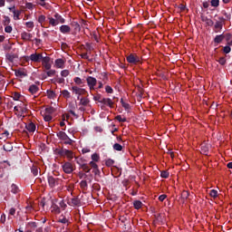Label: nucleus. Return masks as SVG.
<instances>
[{
  "instance_id": "nucleus-19",
  "label": "nucleus",
  "mask_w": 232,
  "mask_h": 232,
  "mask_svg": "<svg viewBox=\"0 0 232 232\" xmlns=\"http://www.w3.org/2000/svg\"><path fill=\"white\" fill-rule=\"evenodd\" d=\"M11 193H14V195H17V193H21V188H19V186L13 183L11 185Z\"/></svg>"
},
{
  "instance_id": "nucleus-40",
  "label": "nucleus",
  "mask_w": 232,
  "mask_h": 232,
  "mask_svg": "<svg viewBox=\"0 0 232 232\" xmlns=\"http://www.w3.org/2000/svg\"><path fill=\"white\" fill-rule=\"evenodd\" d=\"M48 99H55V92L52 90H47Z\"/></svg>"
},
{
  "instance_id": "nucleus-15",
  "label": "nucleus",
  "mask_w": 232,
  "mask_h": 232,
  "mask_svg": "<svg viewBox=\"0 0 232 232\" xmlns=\"http://www.w3.org/2000/svg\"><path fill=\"white\" fill-rule=\"evenodd\" d=\"M25 129L30 132L34 133L35 132V130H37V127L35 126V123L34 122H29L28 124H25Z\"/></svg>"
},
{
  "instance_id": "nucleus-6",
  "label": "nucleus",
  "mask_w": 232,
  "mask_h": 232,
  "mask_svg": "<svg viewBox=\"0 0 232 232\" xmlns=\"http://www.w3.org/2000/svg\"><path fill=\"white\" fill-rule=\"evenodd\" d=\"M49 188L53 189L55 186H59V179L58 178H53V176H48L47 177Z\"/></svg>"
},
{
  "instance_id": "nucleus-33",
  "label": "nucleus",
  "mask_w": 232,
  "mask_h": 232,
  "mask_svg": "<svg viewBox=\"0 0 232 232\" xmlns=\"http://www.w3.org/2000/svg\"><path fill=\"white\" fill-rule=\"evenodd\" d=\"M91 159L93 162H99L101 160V156L95 152L91 156Z\"/></svg>"
},
{
  "instance_id": "nucleus-20",
  "label": "nucleus",
  "mask_w": 232,
  "mask_h": 232,
  "mask_svg": "<svg viewBox=\"0 0 232 232\" xmlns=\"http://www.w3.org/2000/svg\"><path fill=\"white\" fill-rule=\"evenodd\" d=\"M64 61L61 58L59 59H56L55 62H54V64L56 66V68H60V69H63L64 68Z\"/></svg>"
},
{
  "instance_id": "nucleus-3",
  "label": "nucleus",
  "mask_w": 232,
  "mask_h": 232,
  "mask_svg": "<svg viewBox=\"0 0 232 232\" xmlns=\"http://www.w3.org/2000/svg\"><path fill=\"white\" fill-rule=\"evenodd\" d=\"M41 63H42L44 71L52 70V58H50V56H43Z\"/></svg>"
},
{
  "instance_id": "nucleus-18",
  "label": "nucleus",
  "mask_w": 232,
  "mask_h": 232,
  "mask_svg": "<svg viewBox=\"0 0 232 232\" xmlns=\"http://www.w3.org/2000/svg\"><path fill=\"white\" fill-rule=\"evenodd\" d=\"M28 92L32 93V95H35V93L39 92V87L35 84H32L31 86H29Z\"/></svg>"
},
{
  "instance_id": "nucleus-59",
  "label": "nucleus",
  "mask_w": 232,
  "mask_h": 232,
  "mask_svg": "<svg viewBox=\"0 0 232 232\" xmlns=\"http://www.w3.org/2000/svg\"><path fill=\"white\" fill-rule=\"evenodd\" d=\"M13 99L14 101H19V99H21V94H19V92H14Z\"/></svg>"
},
{
  "instance_id": "nucleus-45",
  "label": "nucleus",
  "mask_w": 232,
  "mask_h": 232,
  "mask_svg": "<svg viewBox=\"0 0 232 232\" xmlns=\"http://www.w3.org/2000/svg\"><path fill=\"white\" fill-rule=\"evenodd\" d=\"M113 164H115V160L109 159L105 161V166H107L108 168H111V166H113Z\"/></svg>"
},
{
  "instance_id": "nucleus-56",
  "label": "nucleus",
  "mask_w": 232,
  "mask_h": 232,
  "mask_svg": "<svg viewBox=\"0 0 232 232\" xmlns=\"http://www.w3.org/2000/svg\"><path fill=\"white\" fill-rule=\"evenodd\" d=\"M12 30H13L12 25H5V34H12Z\"/></svg>"
},
{
  "instance_id": "nucleus-26",
  "label": "nucleus",
  "mask_w": 232,
  "mask_h": 232,
  "mask_svg": "<svg viewBox=\"0 0 232 232\" xmlns=\"http://www.w3.org/2000/svg\"><path fill=\"white\" fill-rule=\"evenodd\" d=\"M47 19L51 26H57L59 24L55 17L48 16Z\"/></svg>"
},
{
  "instance_id": "nucleus-23",
  "label": "nucleus",
  "mask_w": 232,
  "mask_h": 232,
  "mask_svg": "<svg viewBox=\"0 0 232 232\" xmlns=\"http://www.w3.org/2000/svg\"><path fill=\"white\" fill-rule=\"evenodd\" d=\"M21 37L23 41H30L32 39V34H29L27 32H23L21 34Z\"/></svg>"
},
{
  "instance_id": "nucleus-51",
  "label": "nucleus",
  "mask_w": 232,
  "mask_h": 232,
  "mask_svg": "<svg viewBox=\"0 0 232 232\" xmlns=\"http://www.w3.org/2000/svg\"><path fill=\"white\" fill-rule=\"evenodd\" d=\"M10 136V132H8V130H5L2 134L0 139H8V137Z\"/></svg>"
},
{
  "instance_id": "nucleus-4",
  "label": "nucleus",
  "mask_w": 232,
  "mask_h": 232,
  "mask_svg": "<svg viewBox=\"0 0 232 232\" xmlns=\"http://www.w3.org/2000/svg\"><path fill=\"white\" fill-rule=\"evenodd\" d=\"M58 155L60 157H67L68 160H72L73 159V151L66 149H61L58 150Z\"/></svg>"
},
{
  "instance_id": "nucleus-39",
  "label": "nucleus",
  "mask_w": 232,
  "mask_h": 232,
  "mask_svg": "<svg viewBox=\"0 0 232 232\" xmlns=\"http://www.w3.org/2000/svg\"><path fill=\"white\" fill-rule=\"evenodd\" d=\"M25 26H26V28L29 29V32H32V30H34V27L35 26V24H34V22H26Z\"/></svg>"
},
{
  "instance_id": "nucleus-30",
  "label": "nucleus",
  "mask_w": 232,
  "mask_h": 232,
  "mask_svg": "<svg viewBox=\"0 0 232 232\" xmlns=\"http://www.w3.org/2000/svg\"><path fill=\"white\" fill-rule=\"evenodd\" d=\"M3 149L5 151H12L14 150V146H12V143L8 142L3 146Z\"/></svg>"
},
{
  "instance_id": "nucleus-25",
  "label": "nucleus",
  "mask_w": 232,
  "mask_h": 232,
  "mask_svg": "<svg viewBox=\"0 0 232 232\" xmlns=\"http://www.w3.org/2000/svg\"><path fill=\"white\" fill-rule=\"evenodd\" d=\"M222 15H224L225 23L226 21H231V13H227L226 10L221 11Z\"/></svg>"
},
{
  "instance_id": "nucleus-2",
  "label": "nucleus",
  "mask_w": 232,
  "mask_h": 232,
  "mask_svg": "<svg viewBox=\"0 0 232 232\" xmlns=\"http://www.w3.org/2000/svg\"><path fill=\"white\" fill-rule=\"evenodd\" d=\"M218 21H217L214 24L216 34L220 32L222 28H224V24H226V19H224V16H218Z\"/></svg>"
},
{
  "instance_id": "nucleus-36",
  "label": "nucleus",
  "mask_w": 232,
  "mask_h": 232,
  "mask_svg": "<svg viewBox=\"0 0 232 232\" xmlns=\"http://www.w3.org/2000/svg\"><path fill=\"white\" fill-rule=\"evenodd\" d=\"M44 72H46V75L47 77H53V75H55V73H57V72L55 70H44Z\"/></svg>"
},
{
  "instance_id": "nucleus-60",
  "label": "nucleus",
  "mask_w": 232,
  "mask_h": 232,
  "mask_svg": "<svg viewBox=\"0 0 232 232\" xmlns=\"http://www.w3.org/2000/svg\"><path fill=\"white\" fill-rule=\"evenodd\" d=\"M201 151H202L203 153H208V151H209V148H208V146H206V144H203V145L201 146Z\"/></svg>"
},
{
  "instance_id": "nucleus-53",
  "label": "nucleus",
  "mask_w": 232,
  "mask_h": 232,
  "mask_svg": "<svg viewBox=\"0 0 232 232\" xmlns=\"http://www.w3.org/2000/svg\"><path fill=\"white\" fill-rule=\"evenodd\" d=\"M116 121H118V122H126V118H122V116H121V115H118V116H116Z\"/></svg>"
},
{
  "instance_id": "nucleus-27",
  "label": "nucleus",
  "mask_w": 232,
  "mask_h": 232,
  "mask_svg": "<svg viewBox=\"0 0 232 232\" xmlns=\"http://www.w3.org/2000/svg\"><path fill=\"white\" fill-rule=\"evenodd\" d=\"M73 82H75V84H77V86H80V87L84 86V82L80 77H74Z\"/></svg>"
},
{
  "instance_id": "nucleus-58",
  "label": "nucleus",
  "mask_w": 232,
  "mask_h": 232,
  "mask_svg": "<svg viewBox=\"0 0 232 232\" xmlns=\"http://www.w3.org/2000/svg\"><path fill=\"white\" fill-rule=\"evenodd\" d=\"M27 225L29 226V227H31L32 229H35V227H37V223L36 222H29L27 223Z\"/></svg>"
},
{
  "instance_id": "nucleus-46",
  "label": "nucleus",
  "mask_w": 232,
  "mask_h": 232,
  "mask_svg": "<svg viewBox=\"0 0 232 232\" xmlns=\"http://www.w3.org/2000/svg\"><path fill=\"white\" fill-rule=\"evenodd\" d=\"M209 195L212 198H217V197H218V191L211 189Z\"/></svg>"
},
{
  "instance_id": "nucleus-55",
  "label": "nucleus",
  "mask_w": 232,
  "mask_h": 232,
  "mask_svg": "<svg viewBox=\"0 0 232 232\" xmlns=\"http://www.w3.org/2000/svg\"><path fill=\"white\" fill-rule=\"evenodd\" d=\"M105 92H106V93H113V88H111V86H110V85H106Z\"/></svg>"
},
{
  "instance_id": "nucleus-52",
  "label": "nucleus",
  "mask_w": 232,
  "mask_h": 232,
  "mask_svg": "<svg viewBox=\"0 0 232 232\" xmlns=\"http://www.w3.org/2000/svg\"><path fill=\"white\" fill-rule=\"evenodd\" d=\"M63 144H66V145H69V146H72V144H73V140L70 139V137H68L67 140H63Z\"/></svg>"
},
{
  "instance_id": "nucleus-1",
  "label": "nucleus",
  "mask_w": 232,
  "mask_h": 232,
  "mask_svg": "<svg viewBox=\"0 0 232 232\" xmlns=\"http://www.w3.org/2000/svg\"><path fill=\"white\" fill-rule=\"evenodd\" d=\"M126 59L129 64H134V65L142 64V60L140 58L139 55H137V53H130L126 57Z\"/></svg>"
},
{
  "instance_id": "nucleus-38",
  "label": "nucleus",
  "mask_w": 232,
  "mask_h": 232,
  "mask_svg": "<svg viewBox=\"0 0 232 232\" xmlns=\"http://www.w3.org/2000/svg\"><path fill=\"white\" fill-rule=\"evenodd\" d=\"M71 24H72V28H74V30H76V32H81V24H79V23L72 22Z\"/></svg>"
},
{
  "instance_id": "nucleus-63",
  "label": "nucleus",
  "mask_w": 232,
  "mask_h": 232,
  "mask_svg": "<svg viewBox=\"0 0 232 232\" xmlns=\"http://www.w3.org/2000/svg\"><path fill=\"white\" fill-rule=\"evenodd\" d=\"M92 173H94V175L96 176L101 175V170L99 169V167L92 169Z\"/></svg>"
},
{
  "instance_id": "nucleus-12",
  "label": "nucleus",
  "mask_w": 232,
  "mask_h": 232,
  "mask_svg": "<svg viewBox=\"0 0 232 232\" xmlns=\"http://www.w3.org/2000/svg\"><path fill=\"white\" fill-rule=\"evenodd\" d=\"M68 204L73 208L81 206V199L79 198H72Z\"/></svg>"
},
{
  "instance_id": "nucleus-28",
  "label": "nucleus",
  "mask_w": 232,
  "mask_h": 232,
  "mask_svg": "<svg viewBox=\"0 0 232 232\" xmlns=\"http://www.w3.org/2000/svg\"><path fill=\"white\" fill-rule=\"evenodd\" d=\"M81 169H82L83 171H85V173H90V171H92V169L90 168V166H88V164L83 163L80 165Z\"/></svg>"
},
{
  "instance_id": "nucleus-41",
  "label": "nucleus",
  "mask_w": 232,
  "mask_h": 232,
  "mask_svg": "<svg viewBox=\"0 0 232 232\" xmlns=\"http://www.w3.org/2000/svg\"><path fill=\"white\" fill-rule=\"evenodd\" d=\"M46 21V16L44 14H41L38 17V23H40L41 26H43V24L45 23Z\"/></svg>"
},
{
  "instance_id": "nucleus-10",
  "label": "nucleus",
  "mask_w": 232,
  "mask_h": 232,
  "mask_svg": "<svg viewBox=\"0 0 232 232\" xmlns=\"http://www.w3.org/2000/svg\"><path fill=\"white\" fill-rule=\"evenodd\" d=\"M78 177H79V179H86V180L88 182H92V180H93V175H92V174L88 175V174H86V172L84 173L82 171H80L78 173Z\"/></svg>"
},
{
  "instance_id": "nucleus-11",
  "label": "nucleus",
  "mask_w": 232,
  "mask_h": 232,
  "mask_svg": "<svg viewBox=\"0 0 232 232\" xmlns=\"http://www.w3.org/2000/svg\"><path fill=\"white\" fill-rule=\"evenodd\" d=\"M100 103L103 104L104 106H109V108H113V101L110 98H102Z\"/></svg>"
},
{
  "instance_id": "nucleus-17",
  "label": "nucleus",
  "mask_w": 232,
  "mask_h": 232,
  "mask_svg": "<svg viewBox=\"0 0 232 232\" xmlns=\"http://www.w3.org/2000/svg\"><path fill=\"white\" fill-rule=\"evenodd\" d=\"M72 93H75V95H78V100H80V95H81V92H82V88L78 87V86H72Z\"/></svg>"
},
{
  "instance_id": "nucleus-57",
  "label": "nucleus",
  "mask_w": 232,
  "mask_h": 232,
  "mask_svg": "<svg viewBox=\"0 0 232 232\" xmlns=\"http://www.w3.org/2000/svg\"><path fill=\"white\" fill-rule=\"evenodd\" d=\"M223 52L224 53H229L231 52V46L227 44L223 48Z\"/></svg>"
},
{
  "instance_id": "nucleus-24",
  "label": "nucleus",
  "mask_w": 232,
  "mask_h": 232,
  "mask_svg": "<svg viewBox=\"0 0 232 232\" xmlns=\"http://www.w3.org/2000/svg\"><path fill=\"white\" fill-rule=\"evenodd\" d=\"M222 41H224V34H218V35H216V37L214 38V43H215V44H220V43H222Z\"/></svg>"
},
{
  "instance_id": "nucleus-50",
  "label": "nucleus",
  "mask_w": 232,
  "mask_h": 232,
  "mask_svg": "<svg viewBox=\"0 0 232 232\" xmlns=\"http://www.w3.org/2000/svg\"><path fill=\"white\" fill-rule=\"evenodd\" d=\"M113 150H115V151H122V145L119 143H115L113 145Z\"/></svg>"
},
{
  "instance_id": "nucleus-32",
  "label": "nucleus",
  "mask_w": 232,
  "mask_h": 232,
  "mask_svg": "<svg viewBox=\"0 0 232 232\" xmlns=\"http://www.w3.org/2000/svg\"><path fill=\"white\" fill-rule=\"evenodd\" d=\"M210 6L212 8H218L220 6V0H210Z\"/></svg>"
},
{
  "instance_id": "nucleus-8",
  "label": "nucleus",
  "mask_w": 232,
  "mask_h": 232,
  "mask_svg": "<svg viewBox=\"0 0 232 232\" xmlns=\"http://www.w3.org/2000/svg\"><path fill=\"white\" fill-rule=\"evenodd\" d=\"M63 169L64 173H66L67 175H70L71 173H73V169H74L73 164L67 161L63 165Z\"/></svg>"
},
{
  "instance_id": "nucleus-22",
  "label": "nucleus",
  "mask_w": 232,
  "mask_h": 232,
  "mask_svg": "<svg viewBox=\"0 0 232 232\" xmlns=\"http://www.w3.org/2000/svg\"><path fill=\"white\" fill-rule=\"evenodd\" d=\"M56 135L60 140H66L68 139V134L63 130L59 131Z\"/></svg>"
},
{
  "instance_id": "nucleus-5",
  "label": "nucleus",
  "mask_w": 232,
  "mask_h": 232,
  "mask_svg": "<svg viewBox=\"0 0 232 232\" xmlns=\"http://www.w3.org/2000/svg\"><path fill=\"white\" fill-rule=\"evenodd\" d=\"M86 82H87V86L91 91L95 90V86H97V79L95 77L88 76L86 78Z\"/></svg>"
},
{
  "instance_id": "nucleus-14",
  "label": "nucleus",
  "mask_w": 232,
  "mask_h": 232,
  "mask_svg": "<svg viewBox=\"0 0 232 232\" xmlns=\"http://www.w3.org/2000/svg\"><path fill=\"white\" fill-rule=\"evenodd\" d=\"M53 17L56 19V23H58V24H64V23H66V19H64L59 13H55Z\"/></svg>"
},
{
  "instance_id": "nucleus-16",
  "label": "nucleus",
  "mask_w": 232,
  "mask_h": 232,
  "mask_svg": "<svg viewBox=\"0 0 232 232\" xmlns=\"http://www.w3.org/2000/svg\"><path fill=\"white\" fill-rule=\"evenodd\" d=\"M60 32L61 34H70V32H72V28L70 27V25H61Z\"/></svg>"
},
{
  "instance_id": "nucleus-21",
  "label": "nucleus",
  "mask_w": 232,
  "mask_h": 232,
  "mask_svg": "<svg viewBox=\"0 0 232 232\" xmlns=\"http://www.w3.org/2000/svg\"><path fill=\"white\" fill-rule=\"evenodd\" d=\"M52 213H55L56 215H59L61 213V208L57 206V204L53 203L51 206Z\"/></svg>"
},
{
  "instance_id": "nucleus-48",
  "label": "nucleus",
  "mask_w": 232,
  "mask_h": 232,
  "mask_svg": "<svg viewBox=\"0 0 232 232\" xmlns=\"http://www.w3.org/2000/svg\"><path fill=\"white\" fill-rule=\"evenodd\" d=\"M161 179H168L169 177V172L168 170H162L160 172Z\"/></svg>"
},
{
  "instance_id": "nucleus-35",
  "label": "nucleus",
  "mask_w": 232,
  "mask_h": 232,
  "mask_svg": "<svg viewBox=\"0 0 232 232\" xmlns=\"http://www.w3.org/2000/svg\"><path fill=\"white\" fill-rule=\"evenodd\" d=\"M121 106L122 108H124V110H130L131 109V106L130 105V103H126L124 102V99H121Z\"/></svg>"
},
{
  "instance_id": "nucleus-49",
  "label": "nucleus",
  "mask_w": 232,
  "mask_h": 232,
  "mask_svg": "<svg viewBox=\"0 0 232 232\" xmlns=\"http://www.w3.org/2000/svg\"><path fill=\"white\" fill-rule=\"evenodd\" d=\"M223 37L227 41V43H228L232 39V34H231V33H227L225 34H223Z\"/></svg>"
},
{
  "instance_id": "nucleus-54",
  "label": "nucleus",
  "mask_w": 232,
  "mask_h": 232,
  "mask_svg": "<svg viewBox=\"0 0 232 232\" xmlns=\"http://www.w3.org/2000/svg\"><path fill=\"white\" fill-rule=\"evenodd\" d=\"M68 75H70V71H68V70H63V71L61 72V76H62V77H68Z\"/></svg>"
},
{
  "instance_id": "nucleus-13",
  "label": "nucleus",
  "mask_w": 232,
  "mask_h": 232,
  "mask_svg": "<svg viewBox=\"0 0 232 232\" xmlns=\"http://www.w3.org/2000/svg\"><path fill=\"white\" fill-rule=\"evenodd\" d=\"M15 77H27L28 73L26 72V70L24 69H18L14 71Z\"/></svg>"
},
{
  "instance_id": "nucleus-7",
  "label": "nucleus",
  "mask_w": 232,
  "mask_h": 232,
  "mask_svg": "<svg viewBox=\"0 0 232 232\" xmlns=\"http://www.w3.org/2000/svg\"><path fill=\"white\" fill-rule=\"evenodd\" d=\"M9 12H12L14 14V20L19 21L21 19V10H16L15 5H13L12 7H8Z\"/></svg>"
},
{
  "instance_id": "nucleus-31",
  "label": "nucleus",
  "mask_w": 232,
  "mask_h": 232,
  "mask_svg": "<svg viewBox=\"0 0 232 232\" xmlns=\"http://www.w3.org/2000/svg\"><path fill=\"white\" fill-rule=\"evenodd\" d=\"M58 222L60 224H70V220H68V218H66V217L64 216H60L59 219H58Z\"/></svg>"
},
{
  "instance_id": "nucleus-44",
  "label": "nucleus",
  "mask_w": 232,
  "mask_h": 232,
  "mask_svg": "<svg viewBox=\"0 0 232 232\" xmlns=\"http://www.w3.org/2000/svg\"><path fill=\"white\" fill-rule=\"evenodd\" d=\"M203 21L207 23L208 26H213V24H215V22H213L211 18L205 17Z\"/></svg>"
},
{
  "instance_id": "nucleus-34",
  "label": "nucleus",
  "mask_w": 232,
  "mask_h": 232,
  "mask_svg": "<svg viewBox=\"0 0 232 232\" xmlns=\"http://www.w3.org/2000/svg\"><path fill=\"white\" fill-rule=\"evenodd\" d=\"M80 188L82 189H88V179H83L80 182Z\"/></svg>"
},
{
  "instance_id": "nucleus-43",
  "label": "nucleus",
  "mask_w": 232,
  "mask_h": 232,
  "mask_svg": "<svg viewBox=\"0 0 232 232\" xmlns=\"http://www.w3.org/2000/svg\"><path fill=\"white\" fill-rule=\"evenodd\" d=\"M63 97H64V99H70L71 95L70 92H68V90H63L61 92Z\"/></svg>"
},
{
  "instance_id": "nucleus-42",
  "label": "nucleus",
  "mask_w": 232,
  "mask_h": 232,
  "mask_svg": "<svg viewBox=\"0 0 232 232\" xmlns=\"http://www.w3.org/2000/svg\"><path fill=\"white\" fill-rule=\"evenodd\" d=\"M181 198H183V200H188V198H189V192L183 190L181 193Z\"/></svg>"
},
{
  "instance_id": "nucleus-29",
  "label": "nucleus",
  "mask_w": 232,
  "mask_h": 232,
  "mask_svg": "<svg viewBox=\"0 0 232 232\" xmlns=\"http://www.w3.org/2000/svg\"><path fill=\"white\" fill-rule=\"evenodd\" d=\"M80 104H82V106H87L90 104V99L86 98V97H82L80 99Z\"/></svg>"
},
{
  "instance_id": "nucleus-64",
  "label": "nucleus",
  "mask_w": 232,
  "mask_h": 232,
  "mask_svg": "<svg viewBox=\"0 0 232 232\" xmlns=\"http://www.w3.org/2000/svg\"><path fill=\"white\" fill-rule=\"evenodd\" d=\"M46 113H48V115H50L51 113H53V107H48L45 109Z\"/></svg>"
},
{
  "instance_id": "nucleus-62",
  "label": "nucleus",
  "mask_w": 232,
  "mask_h": 232,
  "mask_svg": "<svg viewBox=\"0 0 232 232\" xmlns=\"http://www.w3.org/2000/svg\"><path fill=\"white\" fill-rule=\"evenodd\" d=\"M219 64H221V66H224V64H226L227 61H226V57H220L218 60Z\"/></svg>"
},
{
  "instance_id": "nucleus-47",
  "label": "nucleus",
  "mask_w": 232,
  "mask_h": 232,
  "mask_svg": "<svg viewBox=\"0 0 232 232\" xmlns=\"http://www.w3.org/2000/svg\"><path fill=\"white\" fill-rule=\"evenodd\" d=\"M31 172L33 173L34 177H37V175L39 173V169H37V167L33 166L31 168Z\"/></svg>"
},
{
  "instance_id": "nucleus-37",
  "label": "nucleus",
  "mask_w": 232,
  "mask_h": 232,
  "mask_svg": "<svg viewBox=\"0 0 232 232\" xmlns=\"http://www.w3.org/2000/svg\"><path fill=\"white\" fill-rule=\"evenodd\" d=\"M133 206H134L135 209H140V208H142V201L136 200L133 202Z\"/></svg>"
},
{
  "instance_id": "nucleus-9",
  "label": "nucleus",
  "mask_w": 232,
  "mask_h": 232,
  "mask_svg": "<svg viewBox=\"0 0 232 232\" xmlns=\"http://www.w3.org/2000/svg\"><path fill=\"white\" fill-rule=\"evenodd\" d=\"M43 57V53H34L31 54V61L32 63H41Z\"/></svg>"
},
{
  "instance_id": "nucleus-61",
  "label": "nucleus",
  "mask_w": 232,
  "mask_h": 232,
  "mask_svg": "<svg viewBox=\"0 0 232 232\" xmlns=\"http://www.w3.org/2000/svg\"><path fill=\"white\" fill-rule=\"evenodd\" d=\"M44 120L45 121V122H50V121H52V115L50 114H45L44 116Z\"/></svg>"
}]
</instances>
